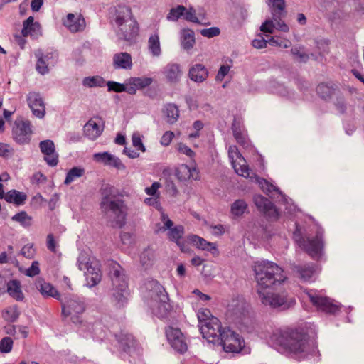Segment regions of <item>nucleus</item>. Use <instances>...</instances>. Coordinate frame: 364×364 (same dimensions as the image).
I'll return each mask as SVG.
<instances>
[{
  "instance_id": "9",
  "label": "nucleus",
  "mask_w": 364,
  "mask_h": 364,
  "mask_svg": "<svg viewBox=\"0 0 364 364\" xmlns=\"http://www.w3.org/2000/svg\"><path fill=\"white\" fill-rule=\"evenodd\" d=\"M13 138L18 144H25L29 143L32 130L28 121L16 119L12 129Z\"/></svg>"
},
{
  "instance_id": "55",
  "label": "nucleus",
  "mask_w": 364,
  "mask_h": 364,
  "mask_svg": "<svg viewBox=\"0 0 364 364\" xmlns=\"http://www.w3.org/2000/svg\"><path fill=\"white\" fill-rule=\"evenodd\" d=\"M220 29L217 27H211L209 28H204L200 31V33L203 36L208 38L218 36L220 34Z\"/></svg>"
},
{
  "instance_id": "58",
  "label": "nucleus",
  "mask_w": 364,
  "mask_h": 364,
  "mask_svg": "<svg viewBox=\"0 0 364 364\" xmlns=\"http://www.w3.org/2000/svg\"><path fill=\"white\" fill-rule=\"evenodd\" d=\"M161 220L164 223V226L161 228V230L163 231L170 230L173 228V221L171 219H169L168 216L163 212L161 213Z\"/></svg>"
},
{
  "instance_id": "64",
  "label": "nucleus",
  "mask_w": 364,
  "mask_h": 364,
  "mask_svg": "<svg viewBox=\"0 0 364 364\" xmlns=\"http://www.w3.org/2000/svg\"><path fill=\"white\" fill-rule=\"evenodd\" d=\"M171 348L177 353L183 354L188 350L186 343H169Z\"/></svg>"
},
{
  "instance_id": "20",
  "label": "nucleus",
  "mask_w": 364,
  "mask_h": 364,
  "mask_svg": "<svg viewBox=\"0 0 364 364\" xmlns=\"http://www.w3.org/2000/svg\"><path fill=\"white\" fill-rule=\"evenodd\" d=\"M113 66L115 69H131L132 67L131 55L125 52L116 53L113 56Z\"/></svg>"
},
{
  "instance_id": "18",
  "label": "nucleus",
  "mask_w": 364,
  "mask_h": 364,
  "mask_svg": "<svg viewBox=\"0 0 364 364\" xmlns=\"http://www.w3.org/2000/svg\"><path fill=\"white\" fill-rule=\"evenodd\" d=\"M209 72L207 68L200 63H196L191 66L188 71L189 78L197 83H202L207 80Z\"/></svg>"
},
{
  "instance_id": "37",
  "label": "nucleus",
  "mask_w": 364,
  "mask_h": 364,
  "mask_svg": "<svg viewBox=\"0 0 364 364\" xmlns=\"http://www.w3.org/2000/svg\"><path fill=\"white\" fill-rule=\"evenodd\" d=\"M199 17L196 16V11L193 7H190L189 9H186V11L184 12V19L187 21L196 23L198 24H203L206 25V23H203L202 21L204 19V16L200 17V14H198Z\"/></svg>"
},
{
  "instance_id": "47",
  "label": "nucleus",
  "mask_w": 364,
  "mask_h": 364,
  "mask_svg": "<svg viewBox=\"0 0 364 364\" xmlns=\"http://www.w3.org/2000/svg\"><path fill=\"white\" fill-rule=\"evenodd\" d=\"M198 319L200 326L207 323L211 318H215L211 314V312L208 309H200L197 314Z\"/></svg>"
},
{
  "instance_id": "28",
  "label": "nucleus",
  "mask_w": 364,
  "mask_h": 364,
  "mask_svg": "<svg viewBox=\"0 0 364 364\" xmlns=\"http://www.w3.org/2000/svg\"><path fill=\"white\" fill-rule=\"evenodd\" d=\"M165 335L168 341H184L186 336L179 328L167 326L165 328Z\"/></svg>"
},
{
  "instance_id": "19",
  "label": "nucleus",
  "mask_w": 364,
  "mask_h": 364,
  "mask_svg": "<svg viewBox=\"0 0 364 364\" xmlns=\"http://www.w3.org/2000/svg\"><path fill=\"white\" fill-rule=\"evenodd\" d=\"M23 27L21 31L23 36L27 37L30 36L33 38H37L41 35V25L38 22L34 21V18L33 16H29L26 20H25L23 23Z\"/></svg>"
},
{
  "instance_id": "32",
  "label": "nucleus",
  "mask_w": 364,
  "mask_h": 364,
  "mask_svg": "<svg viewBox=\"0 0 364 364\" xmlns=\"http://www.w3.org/2000/svg\"><path fill=\"white\" fill-rule=\"evenodd\" d=\"M341 305L333 299L328 297L326 302L321 308V311L326 314L336 315L341 311Z\"/></svg>"
},
{
  "instance_id": "7",
  "label": "nucleus",
  "mask_w": 364,
  "mask_h": 364,
  "mask_svg": "<svg viewBox=\"0 0 364 364\" xmlns=\"http://www.w3.org/2000/svg\"><path fill=\"white\" fill-rule=\"evenodd\" d=\"M200 331L207 341H223L224 331L218 318H213L207 323L202 324Z\"/></svg>"
},
{
  "instance_id": "45",
  "label": "nucleus",
  "mask_w": 364,
  "mask_h": 364,
  "mask_svg": "<svg viewBox=\"0 0 364 364\" xmlns=\"http://www.w3.org/2000/svg\"><path fill=\"white\" fill-rule=\"evenodd\" d=\"M94 264L90 261V258L86 253H81L77 258V267L81 271H86Z\"/></svg>"
},
{
  "instance_id": "29",
  "label": "nucleus",
  "mask_w": 364,
  "mask_h": 364,
  "mask_svg": "<svg viewBox=\"0 0 364 364\" xmlns=\"http://www.w3.org/2000/svg\"><path fill=\"white\" fill-rule=\"evenodd\" d=\"M306 294L311 303L317 309L318 311H321V308L325 304V302H326L328 296L312 290L307 291Z\"/></svg>"
},
{
  "instance_id": "22",
  "label": "nucleus",
  "mask_w": 364,
  "mask_h": 364,
  "mask_svg": "<svg viewBox=\"0 0 364 364\" xmlns=\"http://www.w3.org/2000/svg\"><path fill=\"white\" fill-rule=\"evenodd\" d=\"M164 74L169 82L176 83L179 81L182 71L178 64L169 63L164 68Z\"/></svg>"
},
{
  "instance_id": "50",
  "label": "nucleus",
  "mask_w": 364,
  "mask_h": 364,
  "mask_svg": "<svg viewBox=\"0 0 364 364\" xmlns=\"http://www.w3.org/2000/svg\"><path fill=\"white\" fill-rule=\"evenodd\" d=\"M39 147L41 152L44 154H52L55 151L54 143L53 141L49 139L42 141L39 144Z\"/></svg>"
},
{
  "instance_id": "3",
  "label": "nucleus",
  "mask_w": 364,
  "mask_h": 364,
  "mask_svg": "<svg viewBox=\"0 0 364 364\" xmlns=\"http://www.w3.org/2000/svg\"><path fill=\"white\" fill-rule=\"evenodd\" d=\"M114 23L118 27L117 36L119 38L131 41L137 36L139 27L129 6L125 5L117 6Z\"/></svg>"
},
{
  "instance_id": "26",
  "label": "nucleus",
  "mask_w": 364,
  "mask_h": 364,
  "mask_svg": "<svg viewBox=\"0 0 364 364\" xmlns=\"http://www.w3.org/2000/svg\"><path fill=\"white\" fill-rule=\"evenodd\" d=\"M232 129L233 132V136L238 144H244L246 140V132L243 127L242 122L240 119H235L232 125Z\"/></svg>"
},
{
  "instance_id": "51",
  "label": "nucleus",
  "mask_w": 364,
  "mask_h": 364,
  "mask_svg": "<svg viewBox=\"0 0 364 364\" xmlns=\"http://www.w3.org/2000/svg\"><path fill=\"white\" fill-rule=\"evenodd\" d=\"M112 154L108 152L96 153L93 155V159L95 161L102 163L104 165L107 166L112 159Z\"/></svg>"
},
{
  "instance_id": "42",
  "label": "nucleus",
  "mask_w": 364,
  "mask_h": 364,
  "mask_svg": "<svg viewBox=\"0 0 364 364\" xmlns=\"http://www.w3.org/2000/svg\"><path fill=\"white\" fill-rule=\"evenodd\" d=\"M316 91L321 97L326 99L333 95L334 88L331 85L322 82L317 86Z\"/></svg>"
},
{
  "instance_id": "4",
  "label": "nucleus",
  "mask_w": 364,
  "mask_h": 364,
  "mask_svg": "<svg viewBox=\"0 0 364 364\" xmlns=\"http://www.w3.org/2000/svg\"><path fill=\"white\" fill-rule=\"evenodd\" d=\"M148 297L156 303L154 309V314L159 318L166 317L171 311L168 293L165 288L157 281L151 280L146 284Z\"/></svg>"
},
{
  "instance_id": "30",
  "label": "nucleus",
  "mask_w": 364,
  "mask_h": 364,
  "mask_svg": "<svg viewBox=\"0 0 364 364\" xmlns=\"http://www.w3.org/2000/svg\"><path fill=\"white\" fill-rule=\"evenodd\" d=\"M195 44L194 32L189 28L182 30L181 46L183 49L188 50L193 48Z\"/></svg>"
},
{
  "instance_id": "31",
  "label": "nucleus",
  "mask_w": 364,
  "mask_h": 364,
  "mask_svg": "<svg viewBox=\"0 0 364 364\" xmlns=\"http://www.w3.org/2000/svg\"><path fill=\"white\" fill-rule=\"evenodd\" d=\"M164 113L166 117L168 123L174 124L179 117V110L178 107L174 104H167L164 109Z\"/></svg>"
},
{
  "instance_id": "12",
  "label": "nucleus",
  "mask_w": 364,
  "mask_h": 364,
  "mask_svg": "<svg viewBox=\"0 0 364 364\" xmlns=\"http://www.w3.org/2000/svg\"><path fill=\"white\" fill-rule=\"evenodd\" d=\"M34 285L43 298H54L57 300L60 299V292L50 283L46 282L44 279H36Z\"/></svg>"
},
{
  "instance_id": "57",
  "label": "nucleus",
  "mask_w": 364,
  "mask_h": 364,
  "mask_svg": "<svg viewBox=\"0 0 364 364\" xmlns=\"http://www.w3.org/2000/svg\"><path fill=\"white\" fill-rule=\"evenodd\" d=\"M39 273V263L37 261H33L31 264V266L26 271V275L30 277H35Z\"/></svg>"
},
{
  "instance_id": "62",
  "label": "nucleus",
  "mask_w": 364,
  "mask_h": 364,
  "mask_svg": "<svg viewBox=\"0 0 364 364\" xmlns=\"http://www.w3.org/2000/svg\"><path fill=\"white\" fill-rule=\"evenodd\" d=\"M144 203L148 205L153 206L158 210L162 209L160 202H159V197H158V196H154L153 198H145Z\"/></svg>"
},
{
  "instance_id": "10",
  "label": "nucleus",
  "mask_w": 364,
  "mask_h": 364,
  "mask_svg": "<svg viewBox=\"0 0 364 364\" xmlns=\"http://www.w3.org/2000/svg\"><path fill=\"white\" fill-rule=\"evenodd\" d=\"M262 303L268 304L272 307H282L283 309H289L293 306L296 301L295 299L289 297L287 295L279 294H272L270 296H264Z\"/></svg>"
},
{
  "instance_id": "43",
  "label": "nucleus",
  "mask_w": 364,
  "mask_h": 364,
  "mask_svg": "<svg viewBox=\"0 0 364 364\" xmlns=\"http://www.w3.org/2000/svg\"><path fill=\"white\" fill-rule=\"evenodd\" d=\"M11 219L14 221L19 223L24 227H28L31 224V217H30L27 213L23 210L15 214Z\"/></svg>"
},
{
  "instance_id": "35",
  "label": "nucleus",
  "mask_w": 364,
  "mask_h": 364,
  "mask_svg": "<svg viewBox=\"0 0 364 364\" xmlns=\"http://www.w3.org/2000/svg\"><path fill=\"white\" fill-rule=\"evenodd\" d=\"M84 173V168L77 166L73 167L68 172L64 183L65 185H69L77 178L82 177Z\"/></svg>"
},
{
  "instance_id": "16",
  "label": "nucleus",
  "mask_w": 364,
  "mask_h": 364,
  "mask_svg": "<svg viewBox=\"0 0 364 364\" xmlns=\"http://www.w3.org/2000/svg\"><path fill=\"white\" fill-rule=\"evenodd\" d=\"M232 159V166L235 171L240 176L247 178L250 176V168L245 159L239 153L235 152L234 155L229 154Z\"/></svg>"
},
{
  "instance_id": "6",
  "label": "nucleus",
  "mask_w": 364,
  "mask_h": 364,
  "mask_svg": "<svg viewBox=\"0 0 364 364\" xmlns=\"http://www.w3.org/2000/svg\"><path fill=\"white\" fill-rule=\"evenodd\" d=\"M86 309L85 301L80 298L73 297L62 302V314L65 316H70L71 321L75 323H80V316Z\"/></svg>"
},
{
  "instance_id": "53",
  "label": "nucleus",
  "mask_w": 364,
  "mask_h": 364,
  "mask_svg": "<svg viewBox=\"0 0 364 364\" xmlns=\"http://www.w3.org/2000/svg\"><path fill=\"white\" fill-rule=\"evenodd\" d=\"M151 256L152 254L150 250H145L143 252H141L140 255V262L143 267L146 268L149 265H150Z\"/></svg>"
},
{
  "instance_id": "25",
  "label": "nucleus",
  "mask_w": 364,
  "mask_h": 364,
  "mask_svg": "<svg viewBox=\"0 0 364 364\" xmlns=\"http://www.w3.org/2000/svg\"><path fill=\"white\" fill-rule=\"evenodd\" d=\"M86 280L90 287L97 285L101 281V272L97 264H94L85 271Z\"/></svg>"
},
{
  "instance_id": "14",
  "label": "nucleus",
  "mask_w": 364,
  "mask_h": 364,
  "mask_svg": "<svg viewBox=\"0 0 364 364\" xmlns=\"http://www.w3.org/2000/svg\"><path fill=\"white\" fill-rule=\"evenodd\" d=\"M188 240H189V242L193 243L197 248L204 251H208L215 257L219 255V251L217 248L215 243L208 242L204 238L199 237L196 235H189L188 237Z\"/></svg>"
},
{
  "instance_id": "39",
  "label": "nucleus",
  "mask_w": 364,
  "mask_h": 364,
  "mask_svg": "<svg viewBox=\"0 0 364 364\" xmlns=\"http://www.w3.org/2000/svg\"><path fill=\"white\" fill-rule=\"evenodd\" d=\"M35 55L37 58V71L42 75L47 73L48 72V66L50 64H48L46 60L44 59L43 53L41 51H38L37 53H36Z\"/></svg>"
},
{
  "instance_id": "15",
  "label": "nucleus",
  "mask_w": 364,
  "mask_h": 364,
  "mask_svg": "<svg viewBox=\"0 0 364 364\" xmlns=\"http://www.w3.org/2000/svg\"><path fill=\"white\" fill-rule=\"evenodd\" d=\"M272 347L282 354L297 355L303 351L304 343H272Z\"/></svg>"
},
{
  "instance_id": "61",
  "label": "nucleus",
  "mask_w": 364,
  "mask_h": 364,
  "mask_svg": "<svg viewBox=\"0 0 364 364\" xmlns=\"http://www.w3.org/2000/svg\"><path fill=\"white\" fill-rule=\"evenodd\" d=\"M14 149L8 144L0 142V156L7 157L12 154Z\"/></svg>"
},
{
  "instance_id": "2",
  "label": "nucleus",
  "mask_w": 364,
  "mask_h": 364,
  "mask_svg": "<svg viewBox=\"0 0 364 364\" xmlns=\"http://www.w3.org/2000/svg\"><path fill=\"white\" fill-rule=\"evenodd\" d=\"M253 270L259 292L279 286L288 279L284 269L272 262H255Z\"/></svg>"
},
{
  "instance_id": "59",
  "label": "nucleus",
  "mask_w": 364,
  "mask_h": 364,
  "mask_svg": "<svg viewBox=\"0 0 364 364\" xmlns=\"http://www.w3.org/2000/svg\"><path fill=\"white\" fill-rule=\"evenodd\" d=\"M174 137V133L171 131L166 132L161 136L160 143L164 146H168Z\"/></svg>"
},
{
  "instance_id": "48",
  "label": "nucleus",
  "mask_w": 364,
  "mask_h": 364,
  "mask_svg": "<svg viewBox=\"0 0 364 364\" xmlns=\"http://www.w3.org/2000/svg\"><path fill=\"white\" fill-rule=\"evenodd\" d=\"M132 84L135 85L138 90L144 89L149 86L153 80L151 77H134L132 78Z\"/></svg>"
},
{
  "instance_id": "21",
  "label": "nucleus",
  "mask_w": 364,
  "mask_h": 364,
  "mask_svg": "<svg viewBox=\"0 0 364 364\" xmlns=\"http://www.w3.org/2000/svg\"><path fill=\"white\" fill-rule=\"evenodd\" d=\"M254 202L257 208L265 215H271L277 212L273 203L262 196H256Z\"/></svg>"
},
{
  "instance_id": "63",
  "label": "nucleus",
  "mask_w": 364,
  "mask_h": 364,
  "mask_svg": "<svg viewBox=\"0 0 364 364\" xmlns=\"http://www.w3.org/2000/svg\"><path fill=\"white\" fill-rule=\"evenodd\" d=\"M21 254L26 258L31 259L35 255V250L32 245H27L23 247Z\"/></svg>"
},
{
  "instance_id": "54",
  "label": "nucleus",
  "mask_w": 364,
  "mask_h": 364,
  "mask_svg": "<svg viewBox=\"0 0 364 364\" xmlns=\"http://www.w3.org/2000/svg\"><path fill=\"white\" fill-rule=\"evenodd\" d=\"M161 187V185L159 182H154L150 187H146L144 191L149 196L159 197V189Z\"/></svg>"
},
{
  "instance_id": "11",
  "label": "nucleus",
  "mask_w": 364,
  "mask_h": 364,
  "mask_svg": "<svg viewBox=\"0 0 364 364\" xmlns=\"http://www.w3.org/2000/svg\"><path fill=\"white\" fill-rule=\"evenodd\" d=\"M27 101L33 114L38 118H43L46 114V107L41 95L38 92H30Z\"/></svg>"
},
{
  "instance_id": "33",
  "label": "nucleus",
  "mask_w": 364,
  "mask_h": 364,
  "mask_svg": "<svg viewBox=\"0 0 364 364\" xmlns=\"http://www.w3.org/2000/svg\"><path fill=\"white\" fill-rule=\"evenodd\" d=\"M19 315L20 311L17 305L10 306L2 312L3 318L9 322L16 321Z\"/></svg>"
},
{
  "instance_id": "60",
  "label": "nucleus",
  "mask_w": 364,
  "mask_h": 364,
  "mask_svg": "<svg viewBox=\"0 0 364 364\" xmlns=\"http://www.w3.org/2000/svg\"><path fill=\"white\" fill-rule=\"evenodd\" d=\"M45 161L50 166H55L58 163V155L54 152L49 154H45Z\"/></svg>"
},
{
  "instance_id": "23",
  "label": "nucleus",
  "mask_w": 364,
  "mask_h": 364,
  "mask_svg": "<svg viewBox=\"0 0 364 364\" xmlns=\"http://www.w3.org/2000/svg\"><path fill=\"white\" fill-rule=\"evenodd\" d=\"M7 293L16 301H22L24 295L21 289V282L17 279H12L7 282Z\"/></svg>"
},
{
  "instance_id": "5",
  "label": "nucleus",
  "mask_w": 364,
  "mask_h": 364,
  "mask_svg": "<svg viewBox=\"0 0 364 364\" xmlns=\"http://www.w3.org/2000/svg\"><path fill=\"white\" fill-rule=\"evenodd\" d=\"M110 275L114 287L112 302L117 308L124 307L129 294L126 275L119 265L113 267Z\"/></svg>"
},
{
  "instance_id": "56",
  "label": "nucleus",
  "mask_w": 364,
  "mask_h": 364,
  "mask_svg": "<svg viewBox=\"0 0 364 364\" xmlns=\"http://www.w3.org/2000/svg\"><path fill=\"white\" fill-rule=\"evenodd\" d=\"M177 150L181 154H185L188 156L190 159H193L195 156V152L189 148L188 146L183 143H178L177 144Z\"/></svg>"
},
{
  "instance_id": "46",
  "label": "nucleus",
  "mask_w": 364,
  "mask_h": 364,
  "mask_svg": "<svg viewBox=\"0 0 364 364\" xmlns=\"http://www.w3.org/2000/svg\"><path fill=\"white\" fill-rule=\"evenodd\" d=\"M246 343H235L229 345V352L241 353L242 355L248 354L250 352L249 347L246 346Z\"/></svg>"
},
{
  "instance_id": "17",
  "label": "nucleus",
  "mask_w": 364,
  "mask_h": 364,
  "mask_svg": "<svg viewBox=\"0 0 364 364\" xmlns=\"http://www.w3.org/2000/svg\"><path fill=\"white\" fill-rule=\"evenodd\" d=\"M64 25L73 33L82 31L86 26L83 16L81 14L75 15L73 14L67 15L66 19L64 21Z\"/></svg>"
},
{
  "instance_id": "1",
  "label": "nucleus",
  "mask_w": 364,
  "mask_h": 364,
  "mask_svg": "<svg viewBox=\"0 0 364 364\" xmlns=\"http://www.w3.org/2000/svg\"><path fill=\"white\" fill-rule=\"evenodd\" d=\"M100 208L107 215L113 217L115 225L122 228L125 224L127 206L123 196L114 186L105 184L100 191Z\"/></svg>"
},
{
  "instance_id": "34",
  "label": "nucleus",
  "mask_w": 364,
  "mask_h": 364,
  "mask_svg": "<svg viewBox=\"0 0 364 364\" xmlns=\"http://www.w3.org/2000/svg\"><path fill=\"white\" fill-rule=\"evenodd\" d=\"M148 46L154 56H159L161 53L159 37L157 34L151 35L148 41Z\"/></svg>"
},
{
  "instance_id": "38",
  "label": "nucleus",
  "mask_w": 364,
  "mask_h": 364,
  "mask_svg": "<svg viewBox=\"0 0 364 364\" xmlns=\"http://www.w3.org/2000/svg\"><path fill=\"white\" fill-rule=\"evenodd\" d=\"M183 235L184 228L181 225L173 227L167 234L168 239L175 243L182 240Z\"/></svg>"
},
{
  "instance_id": "44",
  "label": "nucleus",
  "mask_w": 364,
  "mask_h": 364,
  "mask_svg": "<svg viewBox=\"0 0 364 364\" xmlns=\"http://www.w3.org/2000/svg\"><path fill=\"white\" fill-rule=\"evenodd\" d=\"M247 205L245 201L242 200H236L231 208V212L234 215H242L247 210Z\"/></svg>"
},
{
  "instance_id": "24",
  "label": "nucleus",
  "mask_w": 364,
  "mask_h": 364,
  "mask_svg": "<svg viewBox=\"0 0 364 364\" xmlns=\"http://www.w3.org/2000/svg\"><path fill=\"white\" fill-rule=\"evenodd\" d=\"M102 128L93 119H90L84 126V134L91 140L96 139L102 133Z\"/></svg>"
},
{
  "instance_id": "52",
  "label": "nucleus",
  "mask_w": 364,
  "mask_h": 364,
  "mask_svg": "<svg viewBox=\"0 0 364 364\" xmlns=\"http://www.w3.org/2000/svg\"><path fill=\"white\" fill-rule=\"evenodd\" d=\"M108 87V91L115 92H122L125 90V85L115 81H108L106 84Z\"/></svg>"
},
{
  "instance_id": "36",
  "label": "nucleus",
  "mask_w": 364,
  "mask_h": 364,
  "mask_svg": "<svg viewBox=\"0 0 364 364\" xmlns=\"http://www.w3.org/2000/svg\"><path fill=\"white\" fill-rule=\"evenodd\" d=\"M298 277L304 282H310L314 277L315 269L312 267L304 266L297 268Z\"/></svg>"
},
{
  "instance_id": "41",
  "label": "nucleus",
  "mask_w": 364,
  "mask_h": 364,
  "mask_svg": "<svg viewBox=\"0 0 364 364\" xmlns=\"http://www.w3.org/2000/svg\"><path fill=\"white\" fill-rule=\"evenodd\" d=\"M83 85L88 87H104L106 84L105 80L100 76H93L85 77L83 80Z\"/></svg>"
},
{
  "instance_id": "49",
  "label": "nucleus",
  "mask_w": 364,
  "mask_h": 364,
  "mask_svg": "<svg viewBox=\"0 0 364 364\" xmlns=\"http://www.w3.org/2000/svg\"><path fill=\"white\" fill-rule=\"evenodd\" d=\"M269 4L271 5L274 14L280 15L285 9L284 0H269Z\"/></svg>"
},
{
  "instance_id": "13",
  "label": "nucleus",
  "mask_w": 364,
  "mask_h": 364,
  "mask_svg": "<svg viewBox=\"0 0 364 364\" xmlns=\"http://www.w3.org/2000/svg\"><path fill=\"white\" fill-rule=\"evenodd\" d=\"M175 176L181 182H186L190 180L198 181L200 179L199 171L196 167L191 168L186 164H181L176 168Z\"/></svg>"
},
{
  "instance_id": "27",
  "label": "nucleus",
  "mask_w": 364,
  "mask_h": 364,
  "mask_svg": "<svg viewBox=\"0 0 364 364\" xmlns=\"http://www.w3.org/2000/svg\"><path fill=\"white\" fill-rule=\"evenodd\" d=\"M27 199V195L15 189L8 191L5 196V200L16 205H23Z\"/></svg>"
},
{
  "instance_id": "8",
  "label": "nucleus",
  "mask_w": 364,
  "mask_h": 364,
  "mask_svg": "<svg viewBox=\"0 0 364 364\" xmlns=\"http://www.w3.org/2000/svg\"><path fill=\"white\" fill-rule=\"evenodd\" d=\"M299 242L311 257H317L321 254L323 247V232L316 230L315 236L301 238Z\"/></svg>"
},
{
  "instance_id": "40",
  "label": "nucleus",
  "mask_w": 364,
  "mask_h": 364,
  "mask_svg": "<svg viewBox=\"0 0 364 364\" xmlns=\"http://www.w3.org/2000/svg\"><path fill=\"white\" fill-rule=\"evenodd\" d=\"M186 11V8L183 5H178L175 8L171 9L168 14H167L166 18L168 21H176L181 16H183L184 12Z\"/></svg>"
}]
</instances>
